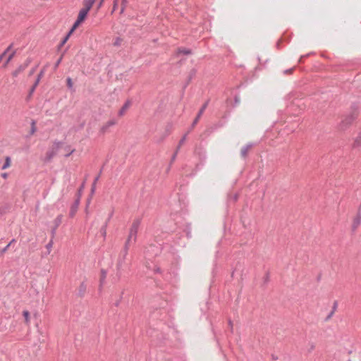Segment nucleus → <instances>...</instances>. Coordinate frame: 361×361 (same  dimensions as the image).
<instances>
[{"label":"nucleus","mask_w":361,"mask_h":361,"mask_svg":"<svg viewBox=\"0 0 361 361\" xmlns=\"http://www.w3.org/2000/svg\"><path fill=\"white\" fill-rule=\"evenodd\" d=\"M73 32H71V30L69 31L68 35L66 36V37L62 41L61 44V46H63L68 41V38L70 37V36L72 35Z\"/></svg>","instance_id":"13"},{"label":"nucleus","mask_w":361,"mask_h":361,"mask_svg":"<svg viewBox=\"0 0 361 361\" xmlns=\"http://www.w3.org/2000/svg\"><path fill=\"white\" fill-rule=\"evenodd\" d=\"M59 62H60V60L59 61H57L56 65H59Z\"/></svg>","instance_id":"29"},{"label":"nucleus","mask_w":361,"mask_h":361,"mask_svg":"<svg viewBox=\"0 0 361 361\" xmlns=\"http://www.w3.org/2000/svg\"><path fill=\"white\" fill-rule=\"evenodd\" d=\"M66 82H67L68 87L69 88H72L73 84V81H72L71 78H67Z\"/></svg>","instance_id":"16"},{"label":"nucleus","mask_w":361,"mask_h":361,"mask_svg":"<svg viewBox=\"0 0 361 361\" xmlns=\"http://www.w3.org/2000/svg\"><path fill=\"white\" fill-rule=\"evenodd\" d=\"M94 187H93V188H92V192H94Z\"/></svg>","instance_id":"25"},{"label":"nucleus","mask_w":361,"mask_h":361,"mask_svg":"<svg viewBox=\"0 0 361 361\" xmlns=\"http://www.w3.org/2000/svg\"><path fill=\"white\" fill-rule=\"evenodd\" d=\"M180 52L184 54H190V51L187 49L180 50Z\"/></svg>","instance_id":"18"},{"label":"nucleus","mask_w":361,"mask_h":361,"mask_svg":"<svg viewBox=\"0 0 361 361\" xmlns=\"http://www.w3.org/2000/svg\"><path fill=\"white\" fill-rule=\"evenodd\" d=\"M35 88H34V85H33L30 90V94H32V93L35 91Z\"/></svg>","instance_id":"24"},{"label":"nucleus","mask_w":361,"mask_h":361,"mask_svg":"<svg viewBox=\"0 0 361 361\" xmlns=\"http://www.w3.org/2000/svg\"><path fill=\"white\" fill-rule=\"evenodd\" d=\"M361 222V217L360 216H357L353 219L352 227L353 230H355Z\"/></svg>","instance_id":"8"},{"label":"nucleus","mask_w":361,"mask_h":361,"mask_svg":"<svg viewBox=\"0 0 361 361\" xmlns=\"http://www.w3.org/2000/svg\"><path fill=\"white\" fill-rule=\"evenodd\" d=\"M88 3H90L92 6H93V4H94V2L97 1V0H86ZM104 0H99V5H98V8H99L100 7L102 6L103 4H104Z\"/></svg>","instance_id":"10"},{"label":"nucleus","mask_w":361,"mask_h":361,"mask_svg":"<svg viewBox=\"0 0 361 361\" xmlns=\"http://www.w3.org/2000/svg\"><path fill=\"white\" fill-rule=\"evenodd\" d=\"M116 124V120H114V119L109 120L103 124V126L100 128V132L104 134L107 132L108 129L110 127L114 126Z\"/></svg>","instance_id":"4"},{"label":"nucleus","mask_w":361,"mask_h":361,"mask_svg":"<svg viewBox=\"0 0 361 361\" xmlns=\"http://www.w3.org/2000/svg\"><path fill=\"white\" fill-rule=\"evenodd\" d=\"M23 70L22 66H20L18 68H17L15 71L13 73V76L16 77L20 72H22Z\"/></svg>","instance_id":"14"},{"label":"nucleus","mask_w":361,"mask_h":361,"mask_svg":"<svg viewBox=\"0 0 361 361\" xmlns=\"http://www.w3.org/2000/svg\"><path fill=\"white\" fill-rule=\"evenodd\" d=\"M1 176L4 179H6L8 178V173H4Z\"/></svg>","instance_id":"22"},{"label":"nucleus","mask_w":361,"mask_h":361,"mask_svg":"<svg viewBox=\"0 0 361 361\" xmlns=\"http://www.w3.org/2000/svg\"><path fill=\"white\" fill-rule=\"evenodd\" d=\"M117 7H118V4L116 2H114V4H113V11H112L114 12V11H116Z\"/></svg>","instance_id":"19"},{"label":"nucleus","mask_w":361,"mask_h":361,"mask_svg":"<svg viewBox=\"0 0 361 361\" xmlns=\"http://www.w3.org/2000/svg\"><path fill=\"white\" fill-rule=\"evenodd\" d=\"M205 108H206V104H204V105L202 106V108L200 110V111H199V113H198V115H197V116H198V117H200V116H201V115L202 114V113H203L204 110L205 109Z\"/></svg>","instance_id":"17"},{"label":"nucleus","mask_w":361,"mask_h":361,"mask_svg":"<svg viewBox=\"0 0 361 361\" xmlns=\"http://www.w3.org/2000/svg\"><path fill=\"white\" fill-rule=\"evenodd\" d=\"M128 4V0H122L121 1V13H123L126 8Z\"/></svg>","instance_id":"11"},{"label":"nucleus","mask_w":361,"mask_h":361,"mask_svg":"<svg viewBox=\"0 0 361 361\" xmlns=\"http://www.w3.org/2000/svg\"><path fill=\"white\" fill-rule=\"evenodd\" d=\"M114 2H116L118 4V0H114Z\"/></svg>","instance_id":"26"},{"label":"nucleus","mask_w":361,"mask_h":361,"mask_svg":"<svg viewBox=\"0 0 361 361\" xmlns=\"http://www.w3.org/2000/svg\"><path fill=\"white\" fill-rule=\"evenodd\" d=\"M250 147L247 146L241 149V153L243 154V155L244 157L246 155L247 152L250 150Z\"/></svg>","instance_id":"15"},{"label":"nucleus","mask_w":361,"mask_h":361,"mask_svg":"<svg viewBox=\"0 0 361 361\" xmlns=\"http://www.w3.org/2000/svg\"><path fill=\"white\" fill-rule=\"evenodd\" d=\"M200 118V117H198V116H197L196 118H195V121H194V124H195V123H197V121H198V120H199V118Z\"/></svg>","instance_id":"23"},{"label":"nucleus","mask_w":361,"mask_h":361,"mask_svg":"<svg viewBox=\"0 0 361 361\" xmlns=\"http://www.w3.org/2000/svg\"><path fill=\"white\" fill-rule=\"evenodd\" d=\"M23 314L25 317V322L26 324H29L30 323V313L28 311L25 310V311H23Z\"/></svg>","instance_id":"9"},{"label":"nucleus","mask_w":361,"mask_h":361,"mask_svg":"<svg viewBox=\"0 0 361 361\" xmlns=\"http://www.w3.org/2000/svg\"><path fill=\"white\" fill-rule=\"evenodd\" d=\"M138 226H139V221H134L133 223L132 226H131V228L130 229V233H129V236H128V242L131 240V239H133V240H135L136 234H137V229H138Z\"/></svg>","instance_id":"2"},{"label":"nucleus","mask_w":361,"mask_h":361,"mask_svg":"<svg viewBox=\"0 0 361 361\" xmlns=\"http://www.w3.org/2000/svg\"><path fill=\"white\" fill-rule=\"evenodd\" d=\"M353 148L361 147V133L356 137L353 144Z\"/></svg>","instance_id":"6"},{"label":"nucleus","mask_w":361,"mask_h":361,"mask_svg":"<svg viewBox=\"0 0 361 361\" xmlns=\"http://www.w3.org/2000/svg\"><path fill=\"white\" fill-rule=\"evenodd\" d=\"M13 241V240L10 243H8L2 250L3 252H6L7 250V249L8 248V247L10 246V245L11 244V243Z\"/></svg>","instance_id":"21"},{"label":"nucleus","mask_w":361,"mask_h":361,"mask_svg":"<svg viewBox=\"0 0 361 361\" xmlns=\"http://www.w3.org/2000/svg\"><path fill=\"white\" fill-rule=\"evenodd\" d=\"M84 8H82L78 13L76 21L74 23L71 32H74V30L85 20L86 18L88 12L92 7V6L88 3L86 0L83 1Z\"/></svg>","instance_id":"1"},{"label":"nucleus","mask_w":361,"mask_h":361,"mask_svg":"<svg viewBox=\"0 0 361 361\" xmlns=\"http://www.w3.org/2000/svg\"><path fill=\"white\" fill-rule=\"evenodd\" d=\"M131 105L130 101L128 100L125 102V104L123 105V106L120 109V110L118 112V116L119 117H123L126 111L128 110Z\"/></svg>","instance_id":"5"},{"label":"nucleus","mask_w":361,"mask_h":361,"mask_svg":"<svg viewBox=\"0 0 361 361\" xmlns=\"http://www.w3.org/2000/svg\"><path fill=\"white\" fill-rule=\"evenodd\" d=\"M59 62H60V60L59 61H57L56 65H59Z\"/></svg>","instance_id":"28"},{"label":"nucleus","mask_w":361,"mask_h":361,"mask_svg":"<svg viewBox=\"0 0 361 361\" xmlns=\"http://www.w3.org/2000/svg\"><path fill=\"white\" fill-rule=\"evenodd\" d=\"M353 120H354V118L351 116L344 118L340 123V126H339L341 130L346 129L350 125L352 124Z\"/></svg>","instance_id":"3"},{"label":"nucleus","mask_w":361,"mask_h":361,"mask_svg":"<svg viewBox=\"0 0 361 361\" xmlns=\"http://www.w3.org/2000/svg\"><path fill=\"white\" fill-rule=\"evenodd\" d=\"M11 166V159L10 157H6L3 166H1L2 170H5L8 168H9Z\"/></svg>","instance_id":"7"},{"label":"nucleus","mask_w":361,"mask_h":361,"mask_svg":"<svg viewBox=\"0 0 361 361\" xmlns=\"http://www.w3.org/2000/svg\"><path fill=\"white\" fill-rule=\"evenodd\" d=\"M75 212H76V208L75 209H72L71 212H70V214L71 216H73L75 214Z\"/></svg>","instance_id":"20"},{"label":"nucleus","mask_w":361,"mask_h":361,"mask_svg":"<svg viewBox=\"0 0 361 361\" xmlns=\"http://www.w3.org/2000/svg\"><path fill=\"white\" fill-rule=\"evenodd\" d=\"M11 56L8 58V61H7V62H8V61L11 60Z\"/></svg>","instance_id":"27"},{"label":"nucleus","mask_w":361,"mask_h":361,"mask_svg":"<svg viewBox=\"0 0 361 361\" xmlns=\"http://www.w3.org/2000/svg\"><path fill=\"white\" fill-rule=\"evenodd\" d=\"M42 75H43V72H42V71H41V72L39 73L38 77H37V80H36V82H35V84H34V88H36V87L38 85V84H39V80H40L41 78L42 77Z\"/></svg>","instance_id":"12"}]
</instances>
